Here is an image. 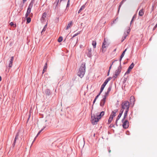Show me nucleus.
Wrapping results in <instances>:
<instances>
[{"label": "nucleus", "instance_id": "nucleus-14", "mask_svg": "<svg viewBox=\"0 0 157 157\" xmlns=\"http://www.w3.org/2000/svg\"><path fill=\"white\" fill-rule=\"evenodd\" d=\"M118 110L117 109H116L113 111L110 116H112V117H113V118L115 116L116 113L117 112Z\"/></svg>", "mask_w": 157, "mask_h": 157}, {"label": "nucleus", "instance_id": "nucleus-48", "mask_svg": "<svg viewBox=\"0 0 157 157\" xmlns=\"http://www.w3.org/2000/svg\"><path fill=\"white\" fill-rule=\"evenodd\" d=\"M96 100L97 99H95V98L94 99V100L93 102V104H94V103H95Z\"/></svg>", "mask_w": 157, "mask_h": 157}, {"label": "nucleus", "instance_id": "nucleus-41", "mask_svg": "<svg viewBox=\"0 0 157 157\" xmlns=\"http://www.w3.org/2000/svg\"><path fill=\"white\" fill-rule=\"evenodd\" d=\"M110 92V91L107 90V91L105 93V94L108 95Z\"/></svg>", "mask_w": 157, "mask_h": 157}, {"label": "nucleus", "instance_id": "nucleus-45", "mask_svg": "<svg viewBox=\"0 0 157 157\" xmlns=\"http://www.w3.org/2000/svg\"><path fill=\"white\" fill-rule=\"evenodd\" d=\"M14 24H13V22H11L10 23V25L11 26H12Z\"/></svg>", "mask_w": 157, "mask_h": 157}, {"label": "nucleus", "instance_id": "nucleus-3", "mask_svg": "<svg viewBox=\"0 0 157 157\" xmlns=\"http://www.w3.org/2000/svg\"><path fill=\"white\" fill-rule=\"evenodd\" d=\"M121 69V64L120 63V66L118 67L116 71L115 72V73L114 74L113 77H114L115 78H116L117 76L119 75L120 74Z\"/></svg>", "mask_w": 157, "mask_h": 157}, {"label": "nucleus", "instance_id": "nucleus-26", "mask_svg": "<svg viewBox=\"0 0 157 157\" xmlns=\"http://www.w3.org/2000/svg\"><path fill=\"white\" fill-rule=\"evenodd\" d=\"M113 119V117H112V116H110L108 120L109 124H110L111 122Z\"/></svg>", "mask_w": 157, "mask_h": 157}, {"label": "nucleus", "instance_id": "nucleus-1", "mask_svg": "<svg viewBox=\"0 0 157 157\" xmlns=\"http://www.w3.org/2000/svg\"><path fill=\"white\" fill-rule=\"evenodd\" d=\"M86 66L85 63H82L78 73V75L81 78H82L85 74V72Z\"/></svg>", "mask_w": 157, "mask_h": 157}, {"label": "nucleus", "instance_id": "nucleus-16", "mask_svg": "<svg viewBox=\"0 0 157 157\" xmlns=\"http://www.w3.org/2000/svg\"><path fill=\"white\" fill-rule=\"evenodd\" d=\"M19 135V132H18L16 134V136L15 137V138L14 139V140L13 141V146L15 145V143H16L17 140L18 139Z\"/></svg>", "mask_w": 157, "mask_h": 157}, {"label": "nucleus", "instance_id": "nucleus-55", "mask_svg": "<svg viewBox=\"0 0 157 157\" xmlns=\"http://www.w3.org/2000/svg\"><path fill=\"white\" fill-rule=\"evenodd\" d=\"M27 0H23V3H24Z\"/></svg>", "mask_w": 157, "mask_h": 157}, {"label": "nucleus", "instance_id": "nucleus-56", "mask_svg": "<svg viewBox=\"0 0 157 157\" xmlns=\"http://www.w3.org/2000/svg\"><path fill=\"white\" fill-rule=\"evenodd\" d=\"M67 4H70V0H68L67 2Z\"/></svg>", "mask_w": 157, "mask_h": 157}, {"label": "nucleus", "instance_id": "nucleus-24", "mask_svg": "<svg viewBox=\"0 0 157 157\" xmlns=\"http://www.w3.org/2000/svg\"><path fill=\"white\" fill-rule=\"evenodd\" d=\"M47 69V63H46L45 65L44 66V69L43 70V72H42L43 74L46 71Z\"/></svg>", "mask_w": 157, "mask_h": 157}, {"label": "nucleus", "instance_id": "nucleus-63", "mask_svg": "<svg viewBox=\"0 0 157 157\" xmlns=\"http://www.w3.org/2000/svg\"><path fill=\"white\" fill-rule=\"evenodd\" d=\"M82 45H80V48H81V47H82Z\"/></svg>", "mask_w": 157, "mask_h": 157}, {"label": "nucleus", "instance_id": "nucleus-64", "mask_svg": "<svg viewBox=\"0 0 157 157\" xmlns=\"http://www.w3.org/2000/svg\"><path fill=\"white\" fill-rule=\"evenodd\" d=\"M35 140V139H34V141H33V142L34 141V140Z\"/></svg>", "mask_w": 157, "mask_h": 157}, {"label": "nucleus", "instance_id": "nucleus-2", "mask_svg": "<svg viewBox=\"0 0 157 157\" xmlns=\"http://www.w3.org/2000/svg\"><path fill=\"white\" fill-rule=\"evenodd\" d=\"M122 109L129 110L130 106L129 102L127 101H125L123 102L121 104Z\"/></svg>", "mask_w": 157, "mask_h": 157}, {"label": "nucleus", "instance_id": "nucleus-40", "mask_svg": "<svg viewBox=\"0 0 157 157\" xmlns=\"http://www.w3.org/2000/svg\"><path fill=\"white\" fill-rule=\"evenodd\" d=\"M29 14V13H26L25 14V17H26L27 18L28 17Z\"/></svg>", "mask_w": 157, "mask_h": 157}, {"label": "nucleus", "instance_id": "nucleus-27", "mask_svg": "<svg viewBox=\"0 0 157 157\" xmlns=\"http://www.w3.org/2000/svg\"><path fill=\"white\" fill-rule=\"evenodd\" d=\"M113 119V117H112V116H110L108 120L109 124H110L111 122Z\"/></svg>", "mask_w": 157, "mask_h": 157}, {"label": "nucleus", "instance_id": "nucleus-54", "mask_svg": "<svg viewBox=\"0 0 157 157\" xmlns=\"http://www.w3.org/2000/svg\"><path fill=\"white\" fill-rule=\"evenodd\" d=\"M101 91H100L99 93L98 94V96H99V95H100L101 94Z\"/></svg>", "mask_w": 157, "mask_h": 157}, {"label": "nucleus", "instance_id": "nucleus-35", "mask_svg": "<svg viewBox=\"0 0 157 157\" xmlns=\"http://www.w3.org/2000/svg\"><path fill=\"white\" fill-rule=\"evenodd\" d=\"M59 0H56L55 2L54 3V5H56V6L58 5Z\"/></svg>", "mask_w": 157, "mask_h": 157}, {"label": "nucleus", "instance_id": "nucleus-46", "mask_svg": "<svg viewBox=\"0 0 157 157\" xmlns=\"http://www.w3.org/2000/svg\"><path fill=\"white\" fill-rule=\"evenodd\" d=\"M109 152V153L111 152V150L110 149V148L109 147L108 148Z\"/></svg>", "mask_w": 157, "mask_h": 157}, {"label": "nucleus", "instance_id": "nucleus-53", "mask_svg": "<svg viewBox=\"0 0 157 157\" xmlns=\"http://www.w3.org/2000/svg\"><path fill=\"white\" fill-rule=\"evenodd\" d=\"M101 91H100L99 93L98 94V96H99V95H100L101 94Z\"/></svg>", "mask_w": 157, "mask_h": 157}, {"label": "nucleus", "instance_id": "nucleus-10", "mask_svg": "<svg viewBox=\"0 0 157 157\" xmlns=\"http://www.w3.org/2000/svg\"><path fill=\"white\" fill-rule=\"evenodd\" d=\"M123 111H124V110L123 109H121V111H120V113L119 114L117 118L116 121V124H117V122L120 119V118L121 117L123 113Z\"/></svg>", "mask_w": 157, "mask_h": 157}, {"label": "nucleus", "instance_id": "nucleus-36", "mask_svg": "<svg viewBox=\"0 0 157 157\" xmlns=\"http://www.w3.org/2000/svg\"><path fill=\"white\" fill-rule=\"evenodd\" d=\"M122 3H123V1H122V2H121V3H120V5H119V6L118 10H119L120 9V8H121V6L122 5Z\"/></svg>", "mask_w": 157, "mask_h": 157}, {"label": "nucleus", "instance_id": "nucleus-29", "mask_svg": "<svg viewBox=\"0 0 157 157\" xmlns=\"http://www.w3.org/2000/svg\"><path fill=\"white\" fill-rule=\"evenodd\" d=\"M134 64L133 63H132L130 65L129 67L128 68H129V69L132 70L134 67Z\"/></svg>", "mask_w": 157, "mask_h": 157}, {"label": "nucleus", "instance_id": "nucleus-33", "mask_svg": "<svg viewBox=\"0 0 157 157\" xmlns=\"http://www.w3.org/2000/svg\"><path fill=\"white\" fill-rule=\"evenodd\" d=\"M108 95H106V94H105L103 96V99H102L103 100H105L106 101V97L108 96Z\"/></svg>", "mask_w": 157, "mask_h": 157}, {"label": "nucleus", "instance_id": "nucleus-18", "mask_svg": "<svg viewBox=\"0 0 157 157\" xmlns=\"http://www.w3.org/2000/svg\"><path fill=\"white\" fill-rule=\"evenodd\" d=\"M73 24V22L72 21H71L67 25V26L66 28V30H67L69 28L71 27Z\"/></svg>", "mask_w": 157, "mask_h": 157}, {"label": "nucleus", "instance_id": "nucleus-15", "mask_svg": "<svg viewBox=\"0 0 157 157\" xmlns=\"http://www.w3.org/2000/svg\"><path fill=\"white\" fill-rule=\"evenodd\" d=\"M126 50H127V49H126L123 52V53H122L121 55V56H120V60H119L120 64H121V61L122 59L123 58V57H124V56L125 54V52L126 51Z\"/></svg>", "mask_w": 157, "mask_h": 157}, {"label": "nucleus", "instance_id": "nucleus-59", "mask_svg": "<svg viewBox=\"0 0 157 157\" xmlns=\"http://www.w3.org/2000/svg\"><path fill=\"white\" fill-rule=\"evenodd\" d=\"M2 80V78H1V76H0V82Z\"/></svg>", "mask_w": 157, "mask_h": 157}, {"label": "nucleus", "instance_id": "nucleus-22", "mask_svg": "<svg viewBox=\"0 0 157 157\" xmlns=\"http://www.w3.org/2000/svg\"><path fill=\"white\" fill-rule=\"evenodd\" d=\"M143 9L140 10L139 13V15L140 16H142L143 15L144 12L143 11Z\"/></svg>", "mask_w": 157, "mask_h": 157}, {"label": "nucleus", "instance_id": "nucleus-28", "mask_svg": "<svg viewBox=\"0 0 157 157\" xmlns=\"http://www.w3.org/2000/svg\"><path fill=\"white\" fill-rule=\"evenodd\" d=\"M92 45L93 46V48H95L96 47V41H93L92 43Z\"/></svg>", "mask_w": 157, "mask_h": 157}, {"label": "nucleus", "instance_id": "nucleus-44", "mask_svg": "<svg viewBox=\"0 0 157 157\" xmlns=\"http://www.w3.org/2000/svg\"><path fill=\"white\" fill-rule=\"evenodd\" d=\"M117 61V60H114V61H113L112 62V63L110 65H111V66H112V65H113V63H114L115 61Z\"/></svg>", "mask_w": 157, "mask_h": 157}, {"label": "nucleus", "instance_id": "nucleus-31", "mask_svg": "<svg viewBox=\"0 0 157 157\" xmlns=\"http://www.w3.org/2000/svg\"><path fill=\"white\" fill-rule=\"evenodd\" d=\"M31 21V19L30 17H28L27 18L26 23H30Z\"/></svg>", "mask_w": 157, "mask_h": 157}, {"label": "nucleus", "instance_id": "nucleus-25", "mask_svg": "<svg viewBox=\"0 0 157 157\" xmlns=\"http://www.w3.org/2000/svg\"><path fill=\"white\" fill-rule=\"evenodd\" d=\"M46 127V126H45L43 127V128L40 130L38 133H37V135L35 137V139L37 137V136H38V135L44 129V128Z\"/></svg>", "mask_w": 157, "mask_h": 157}, {"label": "nucleus", "instance_id": "nucleus-42", "mask_svg": "<svg viewBox=\"0 0 157 157\" xmlns=\"http://www.w3.org/2000/svg\"><path fill=\"white\" fill-rule=\"evenodd\" d=\"M104 89V88H103V87L101 86V89H100L101 92H102V91H103Z\"/></svg>", "mask_w": 157, "mask_h": 157}, {"label": "nucleus", "instance_id": "nucleus-49", "mask_svg": "<svg viewBox=\"0 0 157 157\" xmlns=\"http://www.w3.org/2000/svg\"><path fill=\"white\" fill-rule=\"evenodd\" d=\"M112 66L111 65H110V66L109 67V72L110 71V70L111 69V68L112 67Z\"/></svg>", "mask_w": 157, "mask_h": 157}, {"label": "nucleus", "instance_id": "nucleus-8", "mask_svg": "<svg viewBox=\"0 0 157 157\" xmlns=\"http://www.w3.org/2000/svg\"><path fill=\"white\" fill-rule=\"evenodd\" d=\"M123 122V126L124 128H127L129 126V122L127 120L124 121Z\"/></svg>", "mask_w": 157, "mask_h": 157}, {"label": "nucleus", "instance_id": "nucleus-50", "mask_svg": "<svg viewBox=\"0 0 157 157\" xmlns=\"http://www.w3.org/2000/svg\"><path fill=\"white\" fill-rule=\"evenodd\" d=\"M133 18H134V17H133V18H132V20L131 21V23H130V24H131L132 22L133 21Z\"/></svg>", "mask_w": 157, "mask_h": 157}, {"label": "nucleus", "instance_id": "nucleus-17", "mask_svg": "<svg viewBox=\"0 0 157 157\" xmlns=\"http://www.w3.org/2000/svg\"><path fill=\"white\" fill-rule=\"evenodd\" d=\"M128 110H125V111L124 113L123 118V119L122 120V121H124L126 117L127 116V113H128Z\"/></svg>", "mask_w": 157, "mask_h": 157}, {"label": "nucleus", "instance_id": "nucleus-60", "mask_svg": "<svg viewBox=\"0 0 157 157\" xmlns=\"http://www.w3.org/2000/svg\"><path fill=\"white\" fill-rule=\"evenodd\" d=\"M69 6V4H67V7Z\"/></svg>", "mask_w": 157, "mask_h": 157}, {"label": "nucleus", "instance_id": "nucleus-30", "mask_svg": "<svg viewBox=\"0 0 157 157\" xmlns=\"http://www.w3.org/2000/svg\"><path fill=\"white\" fill-rule=\"evenodd\" d=\"M47 25L46 24L44 27V28L42 30V31H41V34L43 32H44L46 30L47 28Z\"/></svg>", "mask_w": 157, "mask_h": 157}, {"label": "nucleus", "instance_id": "nucleus-57", "mask_svg": "<svg viewBox=\"0 0 157 157\" xmlns=\"http://www.w3.org/2000/svg\"><path fill=\"white\" fill-rule=\"evenodd\" d=\"M101 86L104 88V87H105V86H104V85H102Z\"/></svg>", "mask_w": 157, "mask_h": 157}, {"label": "nucleus", "instance_id": "nucleus-52", "mask_svg": "<svg viewBox=\"0 0 157 157\" xmlns=\"http://www.w3.org/2000/svg\"><path fill=\"white\" fill-rule=\"evenodd\" d=\"M103 85H104V86H105L106 85V84L104 82V83H103V84H102Z\"/></svg>", "mask_w": 157, "mask_h": 157}, {"label": "nucleus", "instance_id": "nucleus-39", "mask_svg": "<svg viewBox=\"0 0 157 157\" xmlns=\"http://www.w3.org/2000/svg\"><path fill=\"white\" fill-rule=\"evenodd\" d=\"M78 35V34H77V33L75 34V35H74L71 38V40H72L74 37H75V36H77Z\"/></svg>", "mask_w": 157, "mask_h": 157}, {"label": "nucleus", "instance_id": "nucleus-43", "mask_svg": "<svg viewBox=\"0 0 157 157\" xmlns=\"http://www.w3.org/2000/svg\"><path fill=\"white\" fill-rule=\"evenodd\" d=\"M109 81H108V80H107V79H106L105 81L104 82L105 83H106V84Z\"/></svg>", "mask_w": 157, "mask_h": 157}, {"label": "nucleus", "instance_id": "nucleus-4", "mask_svg": "<svg viewBox=\"0 0 157 157\" xmlns=\"http://www.w3.org/2000/svg\"><path fill=\"white\" fill-rule=\"evenodd\" d=\"M99 120V119L96 116L94 115V116H91V121L93 124L94 125L96 124L97 122Z\"/></svg>", "mask_w": 157, "mask_h": 157}, {"label": "nucleus", "instance_id": "nucleus-38", "mask_svg": "<svg viewBox=\"0 0 157 157\" xmlns=\"http://www.w3.org/2000/svg\"><path fill=\"white\" fill-rule=\"evenodd\" d=\"M111 89H112V86H110L109 87L107 90L110 91H111Z\"/></svg>", "mask_w": 157, "mask_h": 157}, {"label": "nucleus", "instance_id": "nucleus-58", "mask_svg": "<svg viewBox=\"0 0 157 157\" xmlns=\"http://www.w3.org/2000/svg\"><path fill=\"white\" fill-rule=\"evenodd\" d=\"M116 50H117V48H115L114 50H113V52H115L116 51Z\"/></svg>", "mask_w": 157, "mask_h": 157}, {"label": "nucleus", "instance_id": "nucleus-19", "mask_svg": "<svg viewBox=\"0 0 157 157\" xmlns=\"http://www.w3.org/2000/svg\"><path fill=\"white\" fill-rule=\"evenodd\" d=\"M105 101H106L105 100H103V99H102L101 101H100V105L101 107H103L105 104Z\"/></svg>", "mask_w": 157, "mask_h": 157}, {"label": "nucleus", "instance_id": "nucleus-23", "mask_svg": "<svg viewBox=\"0 0 157 157\" xmlns=\"http://www.w3.org/2000/svg\"><path fill=\"white\" fill-rule=\"evenodd\" d=\"M45 93L47 95H49L51 94V92L49 90L47 89L45 91Z\"/></svg>", "mask_w": 157, "mask_h": 157}, {"label": "nucleus", "instance_id": "nucleus-32", "mask_svg": "<svg viewBox=\"0 0 157 157\" xmlns=\"http://www.w3.org/2000/svg\"><path fill=\"white\" fill-rule=\"evenodd\" d=\"M63 40V37L62 36H60L59 37V38H58V42H61Z\"/></svg>", "mask_w": 157, "mask_h": 157}, {"label": "nucleus", "instance_id": "nucleus-51", "mask_svg": "<svg viewBox=\"0 0 157 157\" xmlns=\"http://www.w3.org/2000/svg\"><path fill=\"white\" fill-rule=\"evenodd\" d=\"M98 97H99L98 95H97L96 97H95V99H97Z\"/></svg>", "mask_w": 157, "mask_h": 157}, {"label": "nucleus", "instance_id": "nucleus-13", "mask_svg": "<svg viewBox=\"0 0 157 157\" xmlns=\"http://www.w3.org/2000/svg\"><path fill=\"white\" fill-rule=\"evenodd\" d=\"M104 114H105L104 112L102 111L100 113V114H97V115L96 116L99 119H101V117H102L104 115Z\"/></svg>", "mask_w": 157, "mask_h": 157}, {"label": "nucleus", "instance_id": "nucleus-21", "mask_svg": "<svg viewBox=\"0 0 157 157\" xmlns=\"http://www.w3.org/2000/svg\"><path fill=\"white\" fill-rule=\"evenodd\" d=\"M85 7V4L83 5L81 7V8L78 11V13H79L81 12L82 10H84Z\"/></svg>", "mask_w": 157, "mask_h": 157}, {"label": "nucleus", "instance_id": "nucleus-9", "mask_svg": "<svg viewBox=\"0 0 157 157\" xmlns=\"http://www.w3.org/2000/svg\"><path fill=\"white\" fill-rule=\"evenodd\" d=\"M91 49L90 48H88L86 52V54L87 56L89 57H91L92 56Z\"/></svg>", "mask_w": 157, "mask_h": 157}, {"label": "nucleus", "instance_id": "nucleus-47", "mask_svg": "<svg viewBox=\"0 0 157 157\" xmlns=\"http://www.w3.org/2000/svg\"><path fill=\"white\" fill-rule=\"evenodd\" d=\"M112 79V78L111 77H109L108 78H107V80H108L109 81V80H110L111 79Z\"/></svg>", "mask_w": 157, "mask_h": 157}, {"label": "nucleus", "instance_id": "nucleus-7", "mask_svg": "<svg viewBox=\"0 0 157 157\" xmlns=\"http://www.w3.org/2000/svg\"><path fill=\"white\" fill-rule=\"evenodd\" d=\"M33 3L34 2L32 0L28 6L26 13H30L31 11V9L33 7Z\"/></svg>", "mask_w": 157, "mask_h": 157}, {"label": "nucleus", "instance_id": "nucleus-34", "mask_svg": "<svg viewBox=\"0 0 157 157\" xmlns=\"http://www.w3.org/2000/svg\"><path fill=\"white\" fill-rule=\"evenodd\" d=\"M131 69H129V68H128V70L127 71L125 72V75H126V74H128L131 71Z\"/></svg>", "mask_w": 157, "mask_h": 157}, {"label": "nucleus", "instance_id": "nucleus-20", "mask_svg": "<svg viewBox=\"0 0 157 157\" xmlns=\"http://www.w3.org/2000/svg\"><path fill=\"white\" fill-rule=\"evenodd\" d=\"M127 34H126L125 32H124V36L122 37V39L121 40V42H122L126 38V37L127 36Z\"/></svg>", "mask_w": 157, "mask_h": 157}, {"label": "nucleus", "instance_id": "nucleus-6", "mask_svg": "<svg viewBox=\"0 0 157 157\" xmlns=\"http://www.w3.org/2000/svg\"><path fill=\"white\" fill-rule=\"evenodd\" d=\"M14 57L12 56L8 61V66L9 68H11L13 65V63L14 60Z\"/></svg>", "mask_w": 157, "mask_h": 157}, {"label": "nucleus", "instance_id": "nucleus-12", "mask_svg": "<svg viewBox=\"0 0 157 157\" xmlns=\"http://www.w3.org/2000/svg\"><path fill=\"white\" fill-rule=\"evenodd\" d=\"M130 101L131 104H132L133 105L134 104V102L135 101L134 97L133 96H131L130 97Z\"/></svg>", "mask_w": 157, "mask_h": 157}, {"label": "nucleus", "instance_id": "nucleus-61", "mask_svg": "<svg viewBox=\"0 0 157 157\" xmlns=\"http://www.w3.org/2000/svg\"><path fill=\"white\" fill-rule=\"evenodd\" d=\"M109 71L108 72V75H109Z\"/></svg>", "mask_w": 157, "mask_h": 157}, {"label": "nucleus", "instance_id": "nucleus-11", "mask_svg": "<svg viewBox=\"0 0 157 157\" xmlns=\"http://www.w3.org/2000/svg\"><path fill=\"white\" fill-rule=\"evenodd\" d=\"M46 16L47 14L46 12H44L43 14L42 17L41 18V20L42 22H43L45 21V18H46Z\"/></svg>", "mask_w": 157, "mask_h": 157}, {"label": "nucleus", "instance_id": "nucleus-62", "mask_svg": "<svg viewBox=\"0 0 157 157\" xmlns=\"http://www.w3.org/2000/svg\"><path fill=\"white\" fill-rule=\"evenodd\" d=\"M80 32H79L78 33H77V34H78V35L80 33Z\"/></svg>", "mask_w": 157, "mask_h": 157}, {"label": "nucleus", "instance_id": "nucleus-5", "mask_svg": "<svg viewBox=\"0 0 157 157\" xmlns=\"http://www.w3.org/2000/svg\"><path fill=\"white\" fill-rule=\"evenodd\" d=\"M107 47V43L105 40H104V42L102 43V49H101V51L102 52L104 53L106 50V48Z\"/></svg>", "mask_w": 157, "mask_h": 157}, {"label": "nucleus", "instance_id": "nucleus-37", "mask_svg": "<svg viewBox=\"0 0 157 157\" xmlns=\"http://www.w3.org/2000/svg\"><path fill=\"white\" fill-rule=\"evenodd\" d=\"M130 29H128L127 30V32L126 33V34H127V35L129 33V32H130Z\"/></svg>", "mask_w": 157, "mask_h": 157}]
</instances>
